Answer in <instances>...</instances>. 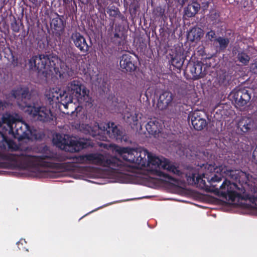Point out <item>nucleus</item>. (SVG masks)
Segmentation results:
<instances>
[{
  "mask_svg": "<svg viewBox=\"0 0 257 257\" xmlns=\"http://www.w3.org/2000/svg\"><path fill=\"white\" fill-rule=\"evenodd\" d=\"M204 34L203 30L198 27L191 28L187 33V38L188 41L193 42L199 41Z\"/></svg>",
  "mask_w": 257,
  "mask_h": 257,
  "instance_id": "obj_18",
  "label": "nucleus"
},
{
  "mask_svg": "<svg viewBox=\"0 0 257 257\" xmlns=\"http://www.w3.org/2000/svg\"><path fill=\"white\" fill-rule=\"evenodd\" d=\"M17 151L19 147L16 143L0 132V160L13 163L24 169H34L40 171L39 176H48V146L41 144L32 148H26L25 151L16 154L6 153L7 148Z\"/></svg>",
  "mask_w": 257,
  "mask_h": 257,
  "instance_id": "obj_2",
  "label": "nucleus"
},
{
  "mask_svg": "<svg viewBox=\"0 0 257 257\" xmlns=\"http://www.w3.org/2000/svg\"><path fill=\"white\" fill-rule=\"evenodd\" d=\"M12 96L17 99L18 105L22 109L27 108L25 111L40 121H46L48 114L44 107H36L31 101L32 94L28 87L20 85L12 91Z\"/></svg>",
  "mask_w": 257,
  "mask_h": 257,
  "instance_id": "obj_3",
  "label": "nucleus"
},
{
  "mask_svg": "<svg viewBox=\"0 0 257 257\" xmlns=\"http://www.w3.org/2000/svg\"><path fill=\"white\" fill-rule=\"evenodd\" d=\"M3 106V102L1 100H0V109L1 108V107H2Z\"/></svg>",
  "mask_w": 257,
  "mask_h": 257,
  "instance_id": "obj_43",
  "label": "nucleus"
},
{
  "mask_svg": "<svg viewBox=\"0 0 257 257\" xmlns=\"http://www.w3.org/2000/svg\"><path fill=\"white\" fill-rule=\"evenodd\" d=\"M81 4H87L89 2V0H78Z\"/></svg>",
  "mask_w": 257,
  "mask_h": 257,
  "instance_id": "obj_39",
  "label": "nucleus"
},
{
  "mask_svg": "<svg viewBox=\"0 0 257 257\" xmlns=\"http://www.w3.org/2000/svg\"><path fill=\"white\" fill-rule=\"evenodd\" d=\"M255 121L251 117H242L238 121L237 127L243 134H250L255 128Z\"/></svg>",
  "mask_w": 257,
  "mask_h": 257,
  "instance_id": "obj_14",
  "label": "nucleus"
},
{
  "mask_svg": "<svg viewBox=\"0 0 257 257\" xmlns=\"http://www.w3.org/2000/svg\"><path fill=\"white\" fill-rule=\"evenodd\" d=\"M188 118L191 119L192 126L197 131H201L207 125L206 120L201 117L199 111L190 113Z\"/></svg>",
  "mask_w": 257,
  "mask_h": 257,
  "instance_id": "obj_15",
  "label": "nucleus"
},
{
  "mask_svg": "<svg viewBox=\"0 0 257 257\" xmlns=\"http://www.w3.org/2000/svg\"><path fill=\"white\" fill-rule=\"evenodd\" d=\"M81 55L73 50H69L66 53V61L70 65L75 64L79 61Z\"/></svg>",
  "mask_w": 257,
  "mask_h": 257,
  "instance_id": "obj_22",
  "label": "nucleus"
},
{
  "mask_svg": "<svg viewBox=\"0 0 257 257\" xmlns=\"http://www.w3.org/2000/svg\"><path fill=\"white\" fill-rule=\"evenodd\" d=\"M51 14L49 18L52 19L50 23L51 29L53 34L57 36H60L63 32L65 26V21L63 16H60L55 13L54 16Z\"/></svg>",
  "mask_w": 257,
  "mask_h": 257,
  "instance_id": "obj_12",
  "label": "nucleus"
},
{
  "mask_svg": "<svg viewBox=\"0 0 257 257\" xmlns=\"http://www.w3.org/2000/svg\"><path fill=\"white\" fill-rule=\"evenodd\" d=\"M80 131L85 134H88L93 137L99 136L100 132L103 131L104 134L113 140L122 141L125 133L121 128H119L114 122H109L107 124L106 128L102 130L98 123L84 124L80 125Z\"/></svg>",
  "mask_w": 257,
  "mask_h": 257,
  "instance_id": "obj_4",
  "label": "nucleus"
},
{
  "mask_svg": "<svg viewBox=\"0 0 257 257\" xmlns=\"http://www.w3.org/2000/svg\"><path fill=\"white\" fill-rule=\"evenodd\" d=\"M236 106H243L247 104L251 98V93L246 88L234 90L230 94Z\"/></svg>",
  "mask_w": 257,
  "mask_h": 257,
  "instance_id": "obj_10",
  "label": "nucleus"
},
{
  "mask_svg": "<svg viewBox=\"0 0 257 257\" xmlns=\"http://www.w3.org/2000/svg\"><path fill=\"white\" fill-rule=\"evenodd\" d=\"M116 18H118L120 20H121L122 22L125 21L127 22L126 18L122 15L120 12L119 11V14H118L117 17Z\"/></svg>",
  "mask_w": 257,
  "mask_h": 257,
  "instance_id": "obj_36",
  "label": "nucleus"
},
{
  "mask_svg": "<svg viewBox=\"0 0 257 257\" xmlns=\"http://www.w3.org/2000/svg\"><path fill=\"white\" fill-rule=\"evenodd\" d=\"M48 61V55H39L33 56L29 62L30 69L37 71L38 73L45 74L47 77L48 71L46 68Z\"/></svg>",
  "mask_w": 257,
  "mask_h": 257,
  "instance_id": "obj_8",
  "label": "nucleus"
},
{
  "mask_svg": "<svg viewBox=\"0 0 257 257\" xmlns=\"http://www.w3.org/2000/svg\"><path fill=\"white\" fill-rule=\"evenodd\" d=\"M237 59L238 61L244 65H246L248 64L250 57L245 52L241 51L239 52L237 55Z\"/></svg>",
  "mask_w": 257,
  "mask_h": 257,
  "instance_id": "obj_27",
  "label": "nucleus"
},
{
  "mask_svg": "<svg viewBox=\"0 0 257 257\" xmlns=\"http://www.w3.org/2000/svg\"><path fill=\"white\" fill-rule=\"evenodd\" d=\"M23 23H21V25H19V23L17 22L16 19H14V20L13 22H12L11 24V28L12 31L15 33H18L20 30V26H23Z\"/></svg>",
  "mask_w": 257,
  "mask_h": 257,
  "instance_id": "obj_29",
  "label": "nucleus"
},
{
  "mask_svg": "<svg viewBox=\"0 0 257 257\" xmlns=\"http://www.w3.org/2000/svg\"><path fill=\"white\" fill-rule=\"evenodd\" d=\"M107 12L110 17L116 18L117 17L118 14H119V10L118 8H115L114 9H109Z\"/></svg>",
  "mask_w": 257,
  "mask_h": 257,
  "instance_id": "obj_31",
  "label": "nucleus"
},
{
  "mask_svg": "<svg viewBox=\"0 0 257 257\" xmlns=\"http://www.w3.org/2000/svg\"><path fill=\"white\" fill-rule=\"evenodd\" d=\"M161 123L156 118L151 119L146 124V128L148 133L152 135H156L160 132Z\"/></svg>",
  "mask_w": 257,
  "mask_h": 257,
  "instance_id": "obj_19",
  "label": "nucleus"
},
{
  "mask_svg": "<svg viewBox=\"0 0 257 257\" xmlns=\"http://www.w3.org/2000/svg\"><path fill=\"white\" fill-rule=\"evenodd\" d=\"M4 121L9 128V133L12 135L15 139L22 141L29 137L31 128L25 121L17 119L11 115L5 118Z\"/></svg>",
  "mask_w": 257,
  "mask_h": 257,
  "instance_id": "obj_5",
  "label": "nucleus"
},
{
  "mask_svg": "<svg viewBox=\"0 0 257 257\" xmlns=\"http://www.w3.org/2000/svg\"><path fill=\"white\" fill-rule=\"evenodd\" d=\"M173 94L168 91L163 92L160 95L157 106L161 110L166 109L172 102Z\"/></svg>",
  "mask_w": 257,
  "mask_h": 257,
  "instance_id": "obj_17",
  "label": "nucleus"
},
{
  "mask_svg": "<svg viewBox=\"0 0 257 257\" xmlns=\"http://www.w3.org/2000/svg\"><path fill=\"white\" fill-rule=\"evenodd\" d=\"M62 145H63V148H69L68 150L72 152H78L83 149L87 148L90 146H92L91 142L86 139L80 138L78 140H73L72 139L66 140L63 139L62 141H59Z\"/></svg>",
  "mask_w": 257,
  "mask_h": 257,
  "instance_id": "obj_9",
  "label": "nucleus"
},
{
  "mask_svg": "<svg viewBox=\"0 0 257 257\" xmlns=\"http://www.w3.org/2000/svg\"><path fill=\"white\" fill-rule=\"evenodd\" d=\"M49 169L52 168L53 167V164L52 163L50 162H49Z\"/></svg>",
  "mask_w": 257,
  "mask_h": 257,
  "instance_id": "obj_42",
  "label": "nucleus"
},
{
  "mask_svg": "<svg viewBox=\"0 0 257 257\" xmlns=\"http://www.w3.org/2000/svg\"><path fill=\"white\" fill-rule=\"evenodd\" d=\"M63 1H64L65 2H69V1H70V0H63Z\"/></svg>",
  "mask_w": 257,
  "mask_h": 257,
  "instance_id": "obj_50",
  "label": "nucleus"
},
{
  "mask_svg": "<svg viewBox=\"0 0 257 257\" xmlns=\"http://www.w3.org/2000/svg\"><path fill=\"white\" fill-rule=\"evenodd\" d=\"M33 5H36L37 4L38 0H29Z\"/></svg>",
  "mask_w": 257,
  "mask_h": 257,
  "instance_id": "obj_40",
  "label": "nucleus"
},
{
  "mask_svg": "<svg viewBox=\"0 0 257 257\" xmlns=\"http://www.w3.org/2000/svg\"><path fill=\"white\" fill-rule=\"evenodd\" d=\"M10 164L9 163H1L0 164V167H2V168H9V166H10Z\"/></svg>",
  "mask_w": 257,
  "mask_h": 257,
  "instance_id": "obj_37",
  "label": "nucleus"
},
{
  "mask_svg": "<svg viewBox=\"0 0 257 257\" xmlns=\"http://www.w3.org/2000/svg\"><path fill=\"white\" fill-rule=\"evenodd\" d=\"M67 88L69 93L75 96L79 103H85L86 105L90 103L91 99L89 95V91L83 85L81 81H71L68 83Z\"/></svg>",
  "mask_w": 257,
  "mask_h": 257,
  "instance_id": "obj_6",
  "label": "nucleus"
},
{
  "mask_svg": "<svg viewBox=\"0 0 257 257\" xmlns=\"http://www.w3.org/2000/svg\"><path fill=\"white\" fill-rule=\"evenodd\" d=\"M104 0H96V3L99 7H102Z\"/></svg>",
  "mask_w": 257,
  "mask_h": 257,
  "instance_id": "obj_38",
  "label": "nucleus"
},
{
  "mask_svg": "<svg viewBox=\"0 0 257 257\" xmlns=\"http://www.w3.org/2000/svg\"><path fill=\"white\" fill-rule=\"evenodd\" d=\"M71 39L75 46L82 53L86 55L90 48L84 37L80 33L75 32L71 34Z\"/></svg>",
  "mask_w": 257,
  "mask_h": 257,
  "instance_id": "obj_13",
  "label": "nucleus"
},
{
  "mask_svg": "<svg viewBox=\"0 0 257 257\" xmlns=\"http://www.w3.org/2000/svg\"><path fill=\"white\" fill-rule=\"evenodd\" d=\"M53 115V114H52V112L51 111V110L49 109V119H50V116H52ZM50 121V120H49V121Z\"/></svg>",
  "mask_w": 257,
  "mask_h": 257,
  "instance_id": "obj_41",
  "label": "nucleus"
},
{
  "mask_svg": "<svg viewBox=\"0 0 257 257\" xmlns=\"http://www.w3.org/2000/svg\"><path fill=\"white\" fill-rule=\"evenodd\" d=\"M186 71L191 74L192 79L194 80L202 78L206 74L205 67L201 61H197L196 63L189 62L186 68Z\"/></svg>",
  "mask_w": 257,
  "mask_h": 257,
  "instance_id": "obj_11",
  "label": "nucleus"
},
{
  "mask_svg": "<svg viewBox=\"0 0 257 257\" xmlns=\"http://www.w3.org/2000/svg\"><path fill=\"white\" fill-rule=\"evenodd\" d=\"M119 27V25H116L115 28V33L113 36L110 39L111 42L115 46H119L121 45L122 41V36H120L117 33V28Z\"/></svg>",
  "mask_w": 257,
  "mask_h": 257,
  "instance_id": "obj_26",
  "label": "nucleus"
},
{
  "mask_svg": "<svg viewBox=\"0 0 257 257\" xmlns=\"http://www.w3.org/2000/svg\"><path fill=\"white\" fill-rule=\"evenodd\" d=\"M218 43V50L219 52H224L228 47L230 40L228 38L223 37H217L215 41Z\"/></svg>",
  "mask_w": 257,
  "mask_h": 257,
  "instance_id": "obj_24",
  "label": "nucleus"
},
{
  "mask_svg": "<svg viewBox=\"0 0 257 257\" xmlns=\"http://www.w3.org/2000/svg\"><path fill=\"white\" fill-rule=\"evenodd\" d=\"M45 96H46V97H48V94L46 93V94H45Z\"/></svg>",
  "mask_w": 257,
  "mask_h": 257,
  "instance_id": "obj_49",
  "label": "nucleus"
},
{
  "mask_svg": "<svg viewBox=\"0 0 257 257\" xmlns=\"http://www.w3.org/2000/svg\"><path fill=\"white\" fill-rule=\"evenodd\" d=\"M46 41H47V44H48V40L47 37H46Z\"/></svg>",
  "mask_w": 257,
  "mask_h": 257,
  "instance_id": "obj_48",
  "label": "nucleus"
},
{
  "mask_svg": "<svg viewBox=\"0 0 257 257\" xmlns=\"http://www.w3.org/2000/svg\"><path fill=\"white\" fill-rule=\"evenodd\" d=\"M252 158L253 161L257 163V146H256L255 149L253 151Z\"/></svg>",
  "mask_w": 257,
  "mask_h": 257,
  "instance_id": "obj_35",
  "label": "nucleus"
},
{
  "mask_svg": "<svg viewBox=\"0 0 257 257\" xmlns=\"http://www.w3.org/2000/svg\"><path fill=\"white\" fill-rule=\"evenodd\" d=\"M250 69L252 73L257 74V60L254 61V62L250 65Z\"/></svg>",
  "mask_w": 257,
  "mask_h": 257,
  "instance_id": "obj_33",
  "label": "nucleus"
},
{
  "mask_svg": "<svg viewBox=\"0 0 257 257\" xmlns=\"http://www.w3.org/2000/svg\"><path fill=\"white\" fill-rule=\"evenodd\" d=\"M49 178L52 177V173L51 172V171L50 170H49Z\"/></svg>",
  "mask_w": 257,
  "mask_h": 257,
  "instance_id": "obj_44",
  "label": "nucleus"
},
{
  "mask_svg": "<svg viewBox=\"0 0 257 257\" xmlns=\"http://www.w3.org/2000/svg\"><path fill=\"white\" fill-rule=\"evenodd\" d=\"M187 1V0H182V4H184Z\"/></svg>",
  "mask_w": 257,
  "mask_h": 257,
  "instance_id": "obj_45",
  "label": "nucleus"
},
{
  "mask_svg": "<svg viewBox=\"0 0 257 257\" xmlns=\"http://www.w3.org/2000/svg\"><path fill=\"white\" fill-rule=\"evenodd\" d=\"M59 60L55 57H50L49 55V74L50 72L57 74L59 72Z\"/></svg>",
  "mask_w": 257,
  "mask_h": 257,
  "instance_id": "obj_23",
  "label": "nucleus"
},
{
  "mask_svg": "<svg viewBox=\"0 0 257 257\" xmlns=\"http://www.w3.org/2000/svg\"><path fill=\"white\" fill-rule=\"evenodd\" d=\"M184 61L183 58L181 56L175 55L170 61V67H172L173 70L176 71L177 72H180L183 65Z\"/></svg>",
  "mask_w": 257,
  "mask_h": 257,
  "instance_id": "obj_21",
  "label": "nucleus"
},
{
  "mask_svg": "<svg viewBox=\"0 0 257 257\" xmlns=\"http://www.w3.org/2000/svg\"><path fill=\"white\" fill-rule=\"evenodd\" d=\"M131 119L133 121V124L134 125H137L138 121V114L136 113H135L134 115H131Z\"/></svg>",
  "mask_w": 257,
  "mask_h": 257,
  "instance_id": "obj_34",
  "label": "nucleus"
},
{
  "mask_svg": "<svg viewBox=\"0 0 257 257\" xmlns=\"http://www.w3.org/2000/svg\"><path fill=\"white\" fill-rule=\"evenodd\" d=\"M113 25H114V21L112 22V23L111 25V28H113Z\"/></svg>",
  "mask_w": 257,
  "mask_h": 257,
  "instance_id": "obj_46",
  "label": "nucleus"
},
{
  "mask_svg": "<svg viewBox=\"0 0 257 257\" xmlns=\"http://www.w3.org/2000/svg\"><path fill=\"white\" fill-rule=\"evenodd\" d=\"M46 29L47 30V31H48V26L47 25V24H46Z\"/></svg>",
  "mask_w": 257,
  "mask_h": 257,
  "instance_id": "obj_47",
  "label": "nucleus"
},
{
  "mask_svg": "<svg viewBox=\"0 0 257 257\" xmlns=\"http://www.w3.org/2000/svg\"><path fill=\"white\" fill-rule=\"evenodd\" d=\"M119 65L121 68L126 72H133L137 68L134 58L128 54H124L121 56Z\"/></svg>",
  "mask_w": 257,
  "mask_h": 257,
  "instance_id": "obj_16",
  "label": "nucleus"
},
{
  "mask_svg": "<svg viewBox=\"0 0 257 257\" xmlns=\"http://www.w3.org/2000/svg\"><path fill=\"white\" fill-rule=\"evenodd\" d=\"M51 101L60 103L67 108L68 104L72 102V96L68 91L58 88L49 89V102Z\"/></svg>",
  "mask_w": 257,
  "mask_h": 257,
  "instance_id": "obj_7",
  "label": "nucleus"
},
{
  "mask_svg": "<svg viewBox=\"0 0 257 257\" xmlns=\"http://www.w3.org/2000/svg\"><path fill=\"white\" fill-rule=\"evenodd\" d=\"M70 164L68 163H64L60 164H57L56 167L59 169H65V170H69Z\"/></svg>",
  "mask_w": 257,
  "mask_h": 257,
  "instance_id": "obj_32",
  "label": "nucleus"
},
{
  "mask_svg": "<svg viewBox=\"0 0 257 257\" xmlns=\"http://www.w3.org/2000/svg\"><path fill=\"white\" fill-rule=\"evenodd\" d=\"M220 17L219 13L216 10H212L210 12L209 18L212 22L216 21Z\"/></svg>",
  "mask_w": 257,
  "mask_h": 257,
  "instance_id": "obj_30",
  "label": "nucleus"
},
{
  "mask_svg": "<svg viewBox=\"0 0 257 257\" xmlns=\"http://www.w3.org/2000/svg\"><path fill=\"white\" fill-rule=\"evenodd\" d=\"M200 5L197 3H192L189 4L184 9V14L189 18L194 17L200 10Z\"/></svg>",
  "mask_w": 257,
  "mask_h": 257,
  "instance_id": "obj_20",
  "label": "nucleus"
},
{
  "mask_svg": "<svg viewBox=\"0 0 257 257\" xmlns=\"http://www.w3.org/2000/svg\"><path fill=\"white\" fill-rule=\"evenodd\" d=\"M30 134L33 139L39 141H43L46 137L44 132L40 130L31 129Z\"/></svg>",
  "mask_w": 257,
  "mask_h": 257,
  "instance_id": "obj_25",
  "label": "nucleus"
},
{
  "mask_svg": "<svg viewBox=\"0 0 257 257\" xmlns=\"http://www.w3.org/2000/svg\"><path fill=\"white\" fill-rule=\"evenodd\" d=\"M117 151L124 161L131 164L124 163L115 157L107 158L100 154L81 156L78 160L81 163L87 161L92 164L110 168L120 173L133 172L136 169L146 168L152 174L161 177L165 181L168 182H177L178 180L162 170H167L178 176L182 175V172L178 168L171 164L167 159L153 156L146 149L120 147Z\"/></svg>",
  "mask_w": 257,
  "mask_h": 257,
  "instance_id": "obj_1",
  "label": "nucleus"
},
{
  "mask_svg": "<svg viewBox=\"0 0 257 257\" xmlns=\"http://www.w3.org/2000/svg\"><path fill=\"white\" fill-rule=\"evenodd\" d=\"M206 39L210 42H215L217 38L215 31L210 30L205 35Z\"/></svg>",
  "mask_w": 257,
  "mask_h": 257,
  "instance_id": "obj_28",
  "label": "nucleus"
}]
</instances>
